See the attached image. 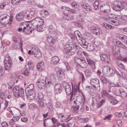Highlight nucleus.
<instances>
[{
    "label": "nucleus",
    "mask_w": 127,
    "mask_h": 127,
    "mask_svg": "<svg viewBox=\"0 0 127 127\" xmlns=\"http://www.w3.org/2000/svg\"><path fill=\"white\" fill-rule=\"evenodd\" d=\"M44 20L40 18H36L33 19L31 21V24L30 25L29 24L26 26V27H24L23 31H26L25 30L29 31L30 30V33H32V31L35 30L36 28V27L39 26H42L44 23Z\"/></svg>",
    "instance_id": "obj_1"
},
{
    "label": "nucleus",
    "mask_w": 127,
    "mask_h": 127,
    "mask_svg": "<svg viewBox=\"0 0 127 127\" xmlns=\"http://www.w3.org/2000/svg\"><path fill=\"white\" fill-rule=\"evenodd\" d=\"M115 18L116 19L112 18H107L106 20H108L109 23L115 26L119 25V21H127V15L119 16L116 17Z\"/></svg>",
    "instance_id": "obj_2"
},
{
    "label": "nucleus",
    "mask_w": 127,
    "mask_h": 127,
    "mask_svg": "<svg viewBox=\"0 0 127 127\" xmlns=\"http://www.w3.org/2000/svg\"><path fill=\"white\" fill-rule=\"evenodd\" d=\"M72 86V92L71 94L70 95V100L71 101H73L74 103L76 104V101H75L74 97H77L79 96L80 94V88L77 87V85L75 84L73 86V84L71 83Z\"/></svg>",
    "instance_id": "obj_3"
},
{
    "label": "nucleus",
    "mask_w": 127,
    "mask_h": 127,
    "mask_svg": "<svg viewBox=\"0 0 127 127\" xmlns=\"http://www.w3.org/2000/svg\"><path fill=\"white\" fill-rule=\"evenodd\" d=\"M34 85L32 84L29 85L25 89V92L28 99L31 100L34 98L35 96V91Z\"/></svg>",
    "instance_id": "obj_4"
},
{
    "label": "nucleus",
    "mask_w": 127,
    "mask_h": 127,
    "mask_svg": "<svg viewBox=\"0 0 127 127\" xmlns=\"http://www.w3.org/2000/svg\"><path fill=\"white\" fill-rule=\"evenodd\" d=\"M55 83L52 80H39L37 82L39 88L41 89H44L45 87H49L51 85H54Z\"/></svg>",
    "instance_id": "obj_5"
},
{
    "label": "nucleus",
    "mask_w": 127,
    "mask_h": 127,
    "mask_svg": "<svg viewBox=\"0 0 127 127\" xmlns=\"http://www.w3.org/2000/svg\"><path fill=\"white\" fill-rule=\"evenodd\" d=\"M13 91L14 95L16 97H24V90L22 88L19 89L18 86H15L13 89Z\"/></svg>",
    "instance_id": "obj_6"
},
{
    "label": "nucleus",
    "mask_w": 127,
    "mask_h": 127,
    "mask_svg": "<svg viewBox=\"0 0 127 127\" xmlns=\"http://www.w3.org/2000/svg\"><path fill=\"white\" fill-rule=\"evenodd\" d=\"M127 6V3L123 1H120L117 4L114 6L113 8L114 10L116 11H120L122 9L125 7Z\"/></svg>",
    "instance_id": "obj_7"
},
{
    "label": "nucleus",
    "mask_w": 127,
    "mask_h": 127,
    "mask_svg": "<svg viewBox=\"0 0 127 127\" xmlns=\"http://www.w3.org/2000/svg\"><path fill=\"white\" fill-rule=\"evenodd\" d=\"M114 72V71L108 66H105L103 68L102 73L106 76H112V74Z\"/></svg>",
    "instance_id": "obj_8"
},
{
    "label": "nucleus",
    "mask_w": 127,
    "mask_h": 127,
    "mask_svg": "<svg viewBox=\"0 0 127 127\" xmlns=\"http://www.w3.org/2000/svg\"><path fill=\"white\" fill-rule=\"evenodd\" d=\"M34 15V12L31 9L27 10L26 12L25 17L27 19L29 20L33 19L32 18Z\"/></svg>",
    "instance_id": "obj_9"
},
{
    "label": "nucleus",
    "mask_w": 127,
    "mask_h": 127,
    "mask_svg": "<svg viewBox=\"0 0 127 127\" xmlns=\"http://www.w3.org/2000/svg\"><path fill=\"white\" fill-rule=\"evenodd\" d=\"M63 86L65 89L67 95H70L72 91H71V88L69 84L66 82H64L63 84Z\"/></svg>",
    "instance_id": "obj_10"
},
{
    "label": "nucleus",
    "mask_w": 127,
    "mask_h": 127,
    "mask_svg": "<svg viewBox=\"0 0 127 127\" xmlns=\"http://www.w3.org/2000/svg\"><path fill=\"white\" fill-rule=\"evenodd\" d=\"M100 9L101 12L108 13L110 11V7L107 4H103L101 6Z\"/></svg>",
    "instance_id": "obj_11"
},
{
    "label": "nucleus",
    "mask_w": 127,
    "mask_h": 127,
    "mask_svg": "<svg viewBox=\"0 0 127 127\" xmlns=\"http://www.w3.org/2000/svg\"><path fill=\"white\" fill-rule=\"evenodd\" d=\"M100 57L102 61L105 63H109L110 60L109 56L105 54H103L100 55Z\"/></svg>",
    "instance_id": "obj_12"
},
{
    "label": "nucleus",
    "mask_w": 127,
    "mask_h": 127,
    "mask_svg": "<svg viewBox=\"0 0 127 127\" xmlns=\"http://www.w3.org/2000/svg\"><path fill=\"white\" fill-rule=\"evenodd\" d=\"M79 43L83 47L85 48H87L88 44L84 38L80 39L79 40Z\"/></svg>",
    "instance_id": "obj_13"
},
{
    "label": "nucleus",
    "mask_w": 127,
    "mask_h": 127,
    "mask_svg": "<svg viewBox=\"0 0 127 127\" xmlns=\"http://www.w3.org/2000/svg\"><path fill=\"white\" fill-rule=\"evenodd\" d=\"M55 92L56 93H60L62 91V87L61 85L60 84H56L55 87Z\"/></svg>",
    "instance_id": "obj_14"
},
{
    "label": "nucleus",
    "mask_w": 127,
    "mask_h": 127,
    "mask_svg": "<svg viewBox=\"0 0 127 127\" xmlns=\"http://www.w3.org/2000/svg\"><path fill=\"white\" fill-rule=\"evenodd\" d=\"M4 64L5 65L4 68L6 70L9 71L11 69L12 64V62L11 63H4Z\"/></svg>",
    "instance_id": "obj_15"
},
{
    "label": "nucleus",
    "mask_w": 127,
    "mask_h": 127,
    "mask_svg": "<svg viewBox=\"0 0 127 127\" xmlns=\"http://www.w3.org/2000/svg\"><path fill=\"white\" fill-rule=\"evenodd\" d=\"M92 31L94 33L97 35H99L101 33V32L100 29L95 27L93 28Z\"/></svg>",
    "instance_id": "obj_16"
},
{
    "label": "nucleus",
    "mask_w": 127,
    "mask_h": 127,
    "mask_svg": "<svg viewBox=\"0 0 127 127\" xmlns=\"http://www.w3.org/2000/svg\"><path fill=\"white\" fill-rule=\"evenodd\" d=\"M63 70L60 68L59 69V70L58 71L57 73V76L58 77H59V79H60L61 78H61L63 79V77H64V74L63 73Z\"/></svg>",
    "instance_id": "obj_17"
},
{
    "label": "nucleus",
    "mask_w": 127,
    "mask_h": 127,
    "mask_svg": "<svg viewBox=\"0 0 127 127\" xmlns=\"http://www.w3.org/2000/svg\"><path fill=\"white\" fill-rule=\"evenodd\" d=\"M47 40L48 43H50L49 46H50L51 47L53 45L55 42V39H53L52 36H48Z\"/></svg>",
    "instance_id": "obj_18"
},
{
    "label": "nucleus",
    "mask_w": 127,
    "mask_h": 127,
    "mask_svg": "<svg viewBox=\"0 0 127 127\" xmlns=\"http://www.w3.org/2000/svg\"><path fill=\"white\" fill-rule=\"evenodd\" d=\"M24 14L22 12L18 13L16 16V19L18 21H21L24 18Z\"/></svg>",
    "instance_id": "obj_19"
},
{
    "label": "nucleus",
    "mask_w": 127,
    "mask_h": 127,
    "mask_svg": "<svg viewBox=\"0 0 127 127\" xmlns=\"http://www.w3.org/2000/svg\"><path fill=\"white\" fill-rule=\"evenodd\" d=\"M76 99H75V98L74 99H75V101L76 100L77 102H78V103H77L76 102V104H75V105H77V104H80L82 102L83 103L84 102H83V97H82L81 96H78V97H76Z\"/></svg>",
    "instance_id": "obj_20"
},
{
    "label": "nucleus",
    "mask_w": 127,
    "mask_h": 127,
    "mask_svg": "<svg viewBox=\"0 0 127 127\" xmlns=\"http://www.w3.org/2000/svg\"><path fill=\"white\" fill-rule=\"evenodd\" d=\"M59 59L58 56H54L52 57V63L53 64H55L59 62Z\"/></svg>",
    "instance_id": "obj_21"
},
{
    "label": "nucleus",
    "mask_w": 127,
    "mask_h": 127,
    "mask_svg": "<svg viewBox=\"0 0 127 127\" xmlns=\"http://www.w3.org/2000/svg\"><path fill=\"white\" fill-rule=\"evenodd\" d=\"M114 52H115V53L114 54L115 57L117 59L119 60H121V56L119 52V51H117L116 52L115 50H114Z\"/></svg>",
    "instance_id": "obj_22"
},
{
    "label": "nucleus",
    "mask_w": 127,
    "mask_h": 127,
    "mask_svg": "<svg viewBox=\"0 0 127 127\" xmlns=\"http://www.w3.org/2000/svg\"><path fill=\"white\" fill-rule=\"evenodd\" d=\"M103 26L105 28L108 30L113 29L114 28V27L113 26L106 23H103Z\"/></svg>",
    "instance_id": "obj_23"
},
{
    "label": "nucleus",
    "mask_w": 127,
    "mask_h": 127,
    "mask_svg": "<svg viewBox=\"0 0 127 127\" xmlns=\"http://www.w3.org/2000/svg\"><path fill=\"white\" fill-rule=\"evenodd\" d=\"M20 25V26H23V27H21V28H19L18 29V31L19 32H21V31H22V30L23 31V32H27V33H30V30L29 29V31H28V30H25V31H26H26H25V32H24L23 31V30H24V29H23V28H24V27H25V26H24V25H25L26 26V25L25 24H24V23H21Z\"/></svg>",
    "instance_id": "obj_24"
},
{
    "label": "nucleus",
    "mask_w": 127,
    "mask_h": 127,
    "mask_svg": "<svg viewBox=\"0 0 127 127\" xmlns=\"http://www.w3.org/2000/svg\"><path fill=\"white\" fill-rule=\"evenodd\" d=\"M74 33L75 34V35L76 36V38L77 40L79 39V40L81 39L82 37V35L81 34L80 32L77 31H75L74 32Z\"/></svg>",
    "instance_id": "obj_25"
},
{
    "label": "nucleus",
    "mask_w": 127,
    "mask_h": 127,
    "mask_svg": "<svg viewBox=\"0 0 127 127\" xmlns=\"http://www.w3.org/2000/svg\"><path fill=\"white\" fill-rule=\"evenodd\" d=\"M87 50L89 51H94V46L93 45L91 44H88L87 47Z\"/></svg>",
    "instance_id": "obj_26"
},
{
    "label": "nucleus",
    "mask_w": 127,
    "mask_h": 127,
    "mask_svg": "<svg viewBox=\"0 0 127 127\" xmlns=\"http://www.w3.org/2000/svg\"><path fill=\"white\" fill-rule=\"evenodd\" d=\"M44 64V63L43 61H42L39 64H37V69L39 71H41L42 70V67L43 66Z\"/></svg>",
    "instance_id": "obj_27"
},
{
    "label": "nucleus",
    "mask_w": 127,
    "mask_h": 127,
    "mask_svg": "<svg viewBox=\"0 0 127 127\" xmlns=\"http://www.w3.org/2000/svg\"><path fill=\"white\" fill-rule=\"evenodd\" d=\"M11 62H12V61L11 60L10 56L8 55L6 56L4 58V63H11Z\"/></svg>",
    "instance_id": "obj_28"
},
{
    "label": "nucleus",
    "mask_w": 127,
    "mask_h": 127,
    "mask_svg": "<svg viewBox=\"0 0 127 127\" xmlns=\"http://www.w3.org/2000/svg\"><path fill=\"white\" fill-rule=\"evenodd\" d=\"M12 48H14V49L17 50L20 47V45L19 42H15L12 46Z\"/></svg>",
    "instance_id": "obj_29"
},
{
    "label": "nucleus",
    "mask_w": 127,
    "mask_h": 127,
    "mask_svg": "<svg viewBox=\"0 0 127 127\" xmlns=\"http://www.w3.org/2000/svg\"><path fill=\"white\" fill-rule=\"evenodd\" d=\"M90 82L92 86L99 84V80H91Z\"/></svg>",
    "instance_id": "obj_30"
},
{
    "label": "nucleus",
    "mask_w": 127,
    "mask_h": 127,
    "mask_svg": "<svg viewBox=\"0 0 127 127\" xmlns=\"http://www.w3.org/2000/svg\"><path fill=\"white\" fill-rule=\"evenodd\" d=\"M76 106H74L73 108H72V111L74 113L76 114L78 112V109L79 108V105H76Z\"/></svg>",
    "instance_id": "obj_31"
},
{
    "label": "nucleus",
    "mask_w": 127,
    "mask_h": 127,
    "mask_svg": "<svg viewBox=\"0 0 127 127\" xmlns=\"http://www.w3.org/2000/svg\"><path fill=\"white\" fill-rule=\"evenodd\" d=\"M11 78V79H24L22 75L17 76L14 75H12Z\"/></svg>",
    "instance_id": "obj_32"
},
{
    "label": "nucleus",
    "mask_w": 127,
    "mask_h": 127,
    "mask_svg": "<svg viewBox=\"0 0 127 127\" xmlns=\"http://www.w3.org/2000/svg\"><path fill=\"white\" fill-rule=\"evenodd\" d=\"M118 89L119 91V92L121 94V96L124 97L126 96V93L124 92L123 89H122L121 88H120Z\"/></svg>",
    "instance_id": "obj_33"
},
{
    "label": "nucleus",
    "mask_w": 127,
    "mask_h": 127,
    "mask_svg": "<svg viewBox=\"0 0 127 127\" xmlns=\"http://www.w3.org/2000/svg\"><path fill=\"white\" fill-rule=\"evenodd\" d=\"M28 64L29 68V70H33L34 68V66L32 62L30 61L28 62Z\"/></svg>",
    "instance_id": "obj_34"
},
{
    "label": "nucleus",
    "mask_w": 127,
    "mask_h": 127,
    "mask_svg": "<svg viewBox=\"0 0 127 127\" xmlns=\"http://www.w3.org/2000/svg\"><path fill=\"white\" fill-rule=\"evenodd\" d=\"M79 64L83 68H85L87 65V64L85 61L84 59H83V61H82V62L80 63Z\"/></svg>",
    "instance_id": "obj_35"
},
{
    "label": "nucleus",
    "mask_w": 127,
    "mask_h": 127,
    "mask_svg": "<svg viewBox=\"0 0 127 127\" xmlns=\"http://www.w3.org/2000/svg\"><path fill=\"white\" fill-rule=\"evenodd\" d=\"M1 125L2 127H12L10 124H8V123L6 122H2L1 123Z\"/></svg>",
    "instance_id": "obj_36"
},
{
    "label": "nucleus",
    "mask_w": 127,
    "mask_h": 127,
    "mask_svg": "<svg viewBox=\"0 0 127 127\" xmlns=\"http://www.w3.org/2000/svg\"><path fill=\"white\" fill-rule=\"evenodd\" d=\"M101 94L103 97H109L110 96V95L105 90H103L102 91Z\"/></svg>",
    "instance_id": "obj_37"
},
{
    "label": "nucleus",
    "mask_w": 127,
    "mask_h": 127,
    "mask_svg": "<svg viewBox=\"0 0 127 127\" xmlns=\"http://www.w3.org/2000/svg\"><path fill=\"white\" fill-rule=\"evenodd\" d=\"M14 84V82L12 81H11L8 83V88L11 89L13 87Z\"/></svg>",
    "instance_id": "obj_38"
},
{
    "label": "nucleus",
    "mask_w": 127,
    "mask_h": 127,
    "mask_svg": "<svg viewBox=\"0 0 127 127\" xmlns=\"http://www.w3.org/2000/svg\"><path fill=\"white\" fill-rule=\"evenodd\" d=\"M46 105L47 107L50 111H52L53 109V107L52 103H47L46 104Z\"/></svg>",
    "instance_id": "obj_39"
},
{
    "label": "nucleus",
    "mask_w": 127,
    "mask_h": 127,
    "mask_svg": "<svg viewBox=\"0 0 127 127\" xmlns=\"http://www.w3.org/2000/svg\"><path fill=\"white\" fill-rule=\"evenodd\" d=\"M110 97L111 99L110 100V101L111 103L114 105L118 103V101L117 100L113 97L112 96H110Z\"/></svg>",
    "instance_id": "obj_40"
},
{
    "label": "nucleus",
    "mask_w": 127,
    "mask_h": 127,
    "mask_svg": "<svg viewBox=\"0 0 127 127\" xmlns=\"http://www.w3.org/2000/svg\"><path fill=\"white\" fill-rule=\"evenodd\" d=\"M32 51L34 55H36V54H38V52H40L39 49L37 48H34L33 49Z\"/></svg>",
    "instance_id": "obj_41"
},
{
    "label": "nucleus",
    "mask_w": 127,
    "mask_h": 127,
    "mask_svg": "<svg viewBox=\"0 0 127 127\" xmlns=\"http://www.w3.org/2000/svg\"><path fill=\"white\" fill-rule=\"evenodd\" d=\"M83 59L80 58L76 57H75V62L79 64L81 62H82V61H83Z\"/></svg>",
    "instance_id": "obj_42"
},
{
    "label": "nucleus",
    "mask_w": 127,
    "mask_h": 127,
    "mask_svg": "<svg viewBox=\"0 0 127 127\" xmlns=\"http://www.w3.org/2000/svg\"><path fill=\"white\" fill-rule=\"evenodd\" d=\"M65 18L67 20H72L73 18V17L71 14H67L65 16Z\"/></svg>",
    "instance_id": "obj_43"
},
{
    "label": "nucleus",
    "mask_w": 127,
    "mask_h": 127,
    "mask_svg": "<svg viewBox=\"0 0 127 127\" xmlns=\"http://www.w3.org/2000/svg\"><path fill=\"white\" fill-rule=\"evenodd\" d=\"M86 38L89 40L91 39L93 37L92 36L90 33L88 32L86 33L85 34Z\"/></svg>",
    "instance_id": "obj_44"
},
{
    "label": "nucleus",
    "mask_w": 127,
    "mask_h": 127,
    "mask_svg": "<svg viewBox=\"0 0 127 127\" xmlns=\"http://www.w3.org/2000/svg\"><path fill=\"white\" fill-rule=\"evenodd\" d=\"M7 17L8 16H7V15L6 14H4L1 15L0 16V19L2 20H5V22H4V23H5L6 22V19L7 18Z\"/></svg>",
    "instance_id": "obj_45"
},
{
    "label": "nucleus",
    "mask_w": 127,
    "mask_h": 127,
    "mask_svg": "<svg viewBox=\"0 0 127 127\" xmlns=\"http://www.w3.org/2000/svg\"><path fill=\"white\" fill-rule=\"evenodd\" d=\"M63 63L64 64L66 65L67 70L68 71L70 70V67L68 63L66 61H64L63 62Z\"/></svg>",
    "instance_id": "obj_46"
},
{
    "label": "nucleus",
    "mask_w": 127,
    "mask_h": 127,
    "mask_svg": "<svg viewBox=\"0 0 127 127\" xmlns=\"http://www.w3.org/2000/svg\"><path fill=\"white\" fill-rule=\"evenodd\" d=\"M5 69L2 66H0V78L1 75L4 72Z\"/></svg>",
    "instance_id": "obj_47"
},
{
    "label": "nucleus",
    "mask_w": 127,
    "mask_h": 127,
    "mask_svg": "<svg viewBox=\"0 0 127 127\" xmlns=\"http://www.w3.org/2000/svg\"><path fill=\"white\" fill-rule=\"evenodd\" d=\"M87 62L88 64H95V62L89 58L87 59Z\"/></svg>",
    "instance_id": "obj_48"
},
{
    "label": "nucleus",
    "mask_w": 127,
    "mask_h": 127,
    "mask_svg": "<svg viewBox=\"0 0 127 127\" xmlns=\"http://www.w3.org/2000/svg\"><path fill=\"white\" fill-rule=\"evenodd\" d=\"M121 38L122 41L127 43V36H126L124 35H122Z\"/></svg>",
    "instance_id": "obj_49"
},
{
    "label": "nucleus",
    "mask_w": 127,
    "mask_h": 127,
    "mask_svg": "<svg viewBox=\"0 0 127 127\" xmlns=\"http://www.w3.org/2000/svg\"><path fill=\"white\" fill-rule=\"evenodd\" d=\"M99 1L97 0H96L94 2L93 5L95 9H96L98 7Z\"/></svg>",
    "instance_id": "obj_50"
},
{
    "label": "nucleus",
    "mask_w": 127,
    "mask_h": 127,
    "mask_svg": "<svg viewBox=\"0 0 127 127\" xmlns=\"http://www.w3.org/2000/svg\"><path fill=\"white\" fill-rule=\"evenodd\" d=\"M93 89H95L96 91H99L100 90L99 84H98L97 85L93 86Z\"/></svg>",
    "instance_id": "obj_51"
},
{
    "label": "nucleus",
    "mask_w": 127,
    "mask_h": 127,
    "mask_svg": "<svg viewBox=\"0 0 127 127\" xmlns=\"http://www.w3.org/2000/svg\"><path fill=\"white\" fill-rule=\"evenodd\" d=\"M86 90L88 91L91 92H93L94 90L90 86H87L85 88Z\"/></svg>",
    "instance_id": "obj_52"
},
{
    "label": "nucleus",
    "mask_w": 127,
    "mask_h": 127,
    "mask_svg": "<svg viewBox=\"0 0 127 127\" xmlns=\"http://www.w3.org/2000/svg\"><path fill=\"white\" fill-rule=\"evenodd\" d=\"M62 9L65 13H68V11L69 9V8L65 6H63L62 7Z\"/></svg>",
    "instance_id": "obj_53"
},
{
    "label": "nucleus",
    "mask_w": 127,
    "mask_h": 127,
    "mask_svg": "<svg viewBox=\"0 0 127 127\" xmlns=\"http://www.w3.org/2000/svg\"><path fill=\"white\" fill-rule=\"evenodd\" d=\"M30 73L29 70L26 69L24 71L23 73L24 75L26 76H28L30 74Z\"/></svg>",
    "instance_id": "obj_54"
},
{
    "label": "nucleus",
    "mask_w": 127,
    "mask_h": 127,
    "mask_svg": "<svg viewBox=\"0 0 127 127\" xmlns=\"http://www.w3.org/2000/svg\"><path fill=\"white\" fill-rule=\"evenodd\" d=\"M20 0H11V3L13 5H15L18 4Z\"/></svg>",
    "instance_id": "obj_55"
},
{
    "label": "nucleus",
    "mask_w": 127,
    "mask_h": 127,
    "mask_svg": "<svg viewBox=\"0 0 127 127\" xmlns=\"http://www.w3.org/2000/svg\"><path fill=\"white\" fill-rule=\"evenodd\" d=\"M77 20L81 22H83L84 21V19L83 17L79 15L77 17Z\"/></svg>",
    "instance_id": "obj_56"
},
{
    "label": "nucleus",
    "mask_w": 127,
    "mask_h": 127,
    "mask_svg": "<svg viewBox=\"0 0 127 127\" xmlns=\"http://www.w3.org/2000/svg\"><path fill=\"white\" fill-rule=\"evenodd\" d=\"M85 73L86 76L88 77L90 76L91 74V71L89 70H86Z\"/></svg>",
    "instance_id": "obj_57"
},
{
    "label": "nucleus",
    "mask_w": 127,
    "mask_h": 127,
    "mask_svg": "<svg viewBox=\"0 0 127 127\" xmlns=\"http://www.w3.org/2000/svg\"><path fill=\"white\" fill-rule=\"evenodd\" d=\"M74 32L73 33H70L69 35V36L70 37L71 39L72 40H75L76 38V36L75 35Z\"/></svg>",
    "instance_id": "obj_58"
},
{
    "label": "nucleus",
    "mask_w": 127,
    "mask_h": 127,
    "mask_svg": "<svg viewBox=\"0 0 127 127\" xmlns=\"http://www.w3.org/2000/svg\"><path fill=\"white\" fill-rule=\"evenodd\" d=\"M121 11V12L122 14H124L123 15H127V9H124L123 8Z\"/></svg>",
    "instance_id": "obj_59"
},
{
    "label": "nucleus",
    "mask_w": 127,
    "mask_h": 127,
    "mask_svg": "<svg viewBox=\"0 0 127 127\" xmlns=\"http://www.w3.org/2000/svg\"><path fill=\"white\" fill-rule=\"evenodd\" d=\"M101 80L103 82L104 85L105 84L108 83L109 85L110 86H111L110 85L111 82L109 81V80Z\"/></svg>",
    "instance_id": "obj_60"
},
{
    "label": "nucleus",
    "mask_w": 127,
    "mask_h": 127,
    "mask_svg": "<svg viewBox=\"0 0 127 127\" xmlns=\"http://www.w3.org/2000/svg\"><path fill=\"white\" fill-rule=\"evenodd\" d=\"M7 4L6 3L3 2L1 3L0 5V8L1 9H3L6 6Z\"/></svg>",
    "instance_id": "obj_61"
},
{
    "label": "nucleus",
    "mask_w": 127,
    "mask_h": 127,
    "mask_svg": "<svg viewBox=\"0 0 127 127\" xmlns=\"http://www.w3.org/2000/svg\"><path fill=\"white\" fill-rule=\"evenodd\" d=\"M43 97V95L41 92H39L38 94L37 98L39 99H41Z\"/></svg>",
    "instance_id": "obj_62"
},
{
    "label": "nucleus",
    "mask_w": 127,
    "mask_h": 127,
    "mask_svg": "<svg viewBox=\"0 0 127 127\" xmlns=\"http://www.w3.org/2000/svg\"><path fill=\"white\" fill-rule=\"evenodd\" d=\"M75 124L74 122L68 123L67 124V127H73L74 126Z\"/></svg>",
    "instance_id": "obj_63"
},
{
    "label": "nucleus",
    "mask_w": 127,
    "mask_h": 127,
    "mask_svg": "<svg viewBox=\"0 0 127 127\" xmlns=\"http://www.w3.org/2000/svg\"><path fill=\"white\" fill-rule=\"evenodd\" d=\"M38 104L40 108H42L44 107V103L42 101H38Z\"/></svg>",
    "instance_id": "obj_64"
}]
</instances>
